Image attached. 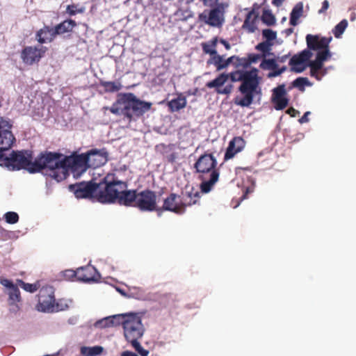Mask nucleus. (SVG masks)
Listing matches in <instances>:
<instances>
[{
  "instance_id": "obj_57",
  "label": "nucleus",
  "mask_w": 356,
  "mask_h": 356,
  "mask_svg": "<svg viewBox=\"0 0 356 356\" xmlns=\"http://www.w3.org/2000/svg\"><path fill=\"white\" fill-rule=\"evenodd\" d=\"M218 0H203L204 1V3L207 6H209L211 7H212L213 6H215L216 4H217V1Z\"/></svg>"
},
{
  "instance_id": "obj_15",
  "label": "nucleus",
  "mask_w": 356,
  "mask_h": 356,
  "mask_svg": "<svg viewBox=\"0 0 356 356\" xmlns=\"http://www.w3.org/2000/svg\"><path fill=\"white\" fill-rule=\"evenodd\" d=\"M312 56V52L306 49L293 55L289 63L291 70L296 73L302 72L308 67L309 60Z\"/></svg>"
},
{
  "instance_id": "obj_52",
  "label": "nucleus",
  "mask_w": 356,
  "mask_h": 356,
  "mask_svg": "<svg viewBox=\"0 0 356 356\" xmlns=\"http://www.w3.org/2000/svg\"><path fill=\"white\" fill-rule=\"evenodd\" d=\"M286 113L289 115H290L291 117H296L297 115H299L300 112L295 109L293 107H290L289 108Z\"/></svg>"
},
{
  "instance_id": "obj_19",
  "label": "nucleus",
  "mask_w": 356,
  "mask_h": 356,
  "mask_svg": "<svg viewBox=\"0 0 356 356\" xmlns=\"http://www.w3.org/2000/svg\"><path fill=\"white\" fill-rule=\"evenodd\" d=\"M245 146V141L242 137H234L229 143L226 149L224 160L228 161L235 156L238 153L241 152Z\"/></svg>"
},
{
  "instance_id": "obj_37",
  "label": "nucleus",
  "mask_w": 356,
  "mask_h": 356,
  "mask_svg": "<svg viewBox=\"0 0 356 356\" xmlns=\"http://www.w3.org/2000/svg\"><path fill=\"white\" fill-rule=\"evenodd\" d=\"M270 46H271V44L270 42H268V41H264V42L259 43L256 46L255 48L257 50L262 52V55H261L262 57H266V54L270 50Z\"/></svg>"
},
{
  "instance_id": "obj_49",
  "label": "nucleus",
  "mask_w": 356,
  "mask_h": 356,
  "mask_svg": "<svg viewBox=\"0 0 356 356\" xmlns=\"http://www.w3.org/2000/svg\"><path fill=\"white\" fill-rule=\"evenodd\" d=\"M262 56L259 54H248V62H250V65L252 63H257Z\"/></svg>"
},
{
  "instance_id": "obj_5",
  "label": "nucleus",
  "mask_w": 356,
  "mask_h": 356,
  "mask_svg": "<svg viewBox=\"0 0 356 356\" xmlns=\"http://www.w3.org/2000/svg\"><path fill=\"white\" fill-rule=\"evenodd\" d=\"M218 162L213 154L205 153L201 155L194 163L195 172L202 181L200 188L203 193H208L218 182L219 170L216 168Z\"/></svg>"
},
{
  "instance_id": "obj_4",
  "label": "nucleus",
  "mask_w": 356,
  "mask_h": 356,
  "mask_svg": "<svg viewBox=\"0 0 356 356\" xmlns=\"http://www.w3.org/2000/svg\"><path fill=\"white\" fill-rule=\"evenodd\" d=\"M100 327L122 325L124 336L130 343L140 339L145 332L141 317L136 313H127L105 318L96 323Z\"/></svg>"
},
{
  "instance_id": "obj_31",
  "label": "nucleus",
  "mask_w": 356,
  "mask_h": 356,
  "mask_svg": "<svg viewBox=\"0 0 356 356\" xmlns=\"http://www.w3.org/2000/svg\"><path fill=\"white\" fill-rule=\"evenodd\" d=\"M8 304L12 305H15L17 302H20L21 300V296H20V291L17 287V286H15V287H13V289H10L8 291Z\"/></svg>"
},
{
  "instance_id": "obj_11",
  "label": "nucleus",
  "mask_w": 356,
  "mask_h": 356,
  "mask_svg": "<svg viewBox=\"0 0 356 356\" xmlns=\"http://www.w3.org/2000/svg\"><path fill=\"white\" fill-rule=\"evenodd\" d=\"M38 311L43 312H54L62 309L58 305H55L54 291L51 286H43L38 294Z\"/></svg>"
},
{
  "instance_id": "obj_55",
  "label": "nucleus",
  "mask_w": 356,
  "mask_h": 356,
  "mask_svg": "<svg viewBox=\"0 0 356 356\" xmlns=\"http://www.w3.org/2000/svg\"><path fill=\"white\" fill-rule=\"evenodd\" d=\"M55 305H58L59 307H62V309H58L55 312L65 310L68 307V305L66 303H63V301L60 300L57 302L55 301Z\"/></svg>"
},
{
  "instance_id": "obj_58",
  "label": "nucleus",
  "mask_w": 356,
  "mask_h": 356,
  "mask_svg": "<svg viewBox=\"0 0 356 356\" xmlns=\"http://www.w3.org/2000/svg\"><path fill=\"white\" fill-rule=\"evenodd\" d=\"M220 43H221V44H222L224 45V47H225V49H226L227 50L230 49V48H231V45H230V44H229L227 41H226V40H224V39H221V40H220Z\"/></svg>"
},
{
  "instance_id": "obj_27",
  "label": "nucleus",
  "mask_w": 356,
  "mask_h": 356,
  "mask_svg": "<svg viewBox=\"0 0 356 356\" xmlns=\"http://www.w3.org/2000/svg\"><path fill=\"white\" fill-rule=\"evenodd\" d=\"M99 84L106 92H118L122 88V86L119 81H106L101 80Z\"/></svg>"
},
{
  "instance_id": "obj_3",
  "label": "nucleus",
  "mask_w": 356,
  "mask_h": 356,
  "mask_svg": "<svg viewBox=\"0 0 356 356\" xmlns=\"http://www.w3.org/2000/svg\"><path fill=\"white\" fill-rule=\"evenodd\" d=\"M152 104L138 99L132 92L120 93L111 107L104 106V110H109L116 115H122L131 122L135 118H140L152 108Z\"/></svg>"
},
{
  "instance_id": "obj_14",
  "label": "nucleus",
  "mask_w": 356,
  "mask_h": 356,
  "mask_svg": "<svg viewBox=\"0 0 356 356\" xmlns=\"http://www.w3.org/2000/svg\"><path fill=\"white\" fill-rule=\"evenodd\" d=\"M136 207L142 211L157 210L156 193L149 189L139 192L138 193Z\"/></svg>"
},
{
  "instance_id": "obj_46",
  "label": "nucleus",
  "mask_w": 356,
  "mask_h": 356,
  "mask_svg": "<svg viewBox=\"0 0 356 356\" xmlns=\"http://www.w3.org/2000/svg\"><path fill=\"white\" fill-rule=\"evenodd\" d=\"M236 68L243 67L247 68L250 66L248 58H240L238 56L237 61H236Z\"/></svg>"
},
{
  "instance_id": "obj_36",
  "label": "nucleus",
  "mask_w": 356,
  "mask_h": 356,
  "mask_svg": "<svg viewBox=\"0 0 356 356\" xmlns=\"http://www.w3.org/2000/svg\"><path fill=\"white\" fill-rule=\"evenodd\" d=\"M85 11L83 7H79L77 4L68 5L66 8V13L70 16L75 15L77 13H83Z\"/></svg>"
},
{
  "instance_id": "obj_28",
  "label": "nucleus",
  "mask_w": 356,
  "mask_h": 356,
  "mask_svg": "<svg viewBox=\"0 0 356 356\" xmlns=\"http://www.w3.org/2000/svg\"><path fill=\"white\" fill-rule=\"evenodd\" d=\"M303 13V4L299 2L295 5L290 15V24L296 26L298 24V19L302 15Z\"/></svg>"
},
{
  "instance_id": "obj_48",
  "label": "nucleus",
  "mask_w": 356,
  "mask_h": 356,
  "mask_svg": "<svg viewBox=\"0 0 356 356\" xmlns=\"http://www.w3.org/2000/svg\"><path fill=\"white\" fill-rule=\"evenodd\" d=\"M286 69L287 67L286 66H283L280 69L277 67V70H271L272 72H269V74H268V77L272 78L280 76L282 73L285 72Z\"/></svg>"
},
{
  "instance_id": "obj_21",
  "label": "nucleus",
  "mask_w": 356,
  "mask_h": 356,
  "mask_svg": "<svg viewBox=\"0 0 356 356\" xmlns=\"http://www.w3.org/2000/svg\"><path fill=\"white\" fill-rule=\"evenodd\" d=\"M193 0H179L178 8L175 15L179 20L186 21L193 17V12L190 8V3Z\"/></svg>"
},
{
  "instance_id": "obj_44",
  "label": "nucleus",
  "mask_w": 356,
  "mask_h": 356,
  "mask_svg": "<svg viewBox=\"0 0 356 356\" xmlns=\"http://www.w3.org/2000/svg\"><path fill=\"white\" fill-rule=\"evenodd\" d=\"M263 37L266 39V41L268 42L270 41L274 40L277 37V33L275 31H273L271 29H264L262 31Z\"/></svg>"
},
{
  "instance_id": "obj_13",
  "label": "nucleus",
  "mask_w": 356,
  "mask_h": 356,
  "mask_svg": "<svg viewBox=\"0 0 356 356\" xmlns=\"http://www.w3.org/2000/svg\"><path fill=\"white\" fill-rule=\"evenodd\" d=\"M47 50L48 48L42 45L27 46L22 50L20 57L24 64L33 65L40 62Z\"/></svg>"
},
{
  "instance_id": "obj_60",
  "label": "nucleus",
  "mask_w": 356,
  "mask_h": 356,
  "mask_svg": "<svg viewBox=\"0 0 356 356\" xmlns=\"http://www.w3.org/2000/svg\"><path fill=\"white\" fill-rule=\"evenodd\" d=\"M284 0H273L272 3L277 7L280 6Z\"/></svg>"
},
{
  "instance_id": "obj_23",
  "label": "nucleus",
  "mask_w": 356,
  "mask_h": 356,
  "mask_svg": "<svg viewBox=\"0 0 356 356\" xmlns=\"http://www.w3.org/2000/svg\"><path fill=\"white\" fill-rule=\"evenodd\" d=\"M11 126H8L7 129L3 127L0 124V145H3L5 147H1L5 149L13 145L15 138L10 130Z\"/></svg>"
},
{
  "instance_id": "obj_62",
  "label": "nucleus",
  "mask_w": 356,
  "mask_h": 356,
  "mask_svg": "<svg viewBox=\"0 0 356 356\" xmlns=\"http://www.w3.org/2000/svg\"><path fill=\"white\" fill-rule=\"evenodd\" d=\"M355 13H353V14L351 15L350 19L353 21V20H354V19H355Z\"/></svg>"
},
{
  "instance_id": "obj_35",
  "label": "nucleus",
  "mask_w": 356,
  "mask_h": 356,
  "mask_svg": "<svg viewBox=\"0 0 356 356\" xmlns=\"http://www.w3.org/2000/svg\"><path fill=\"white\" fill-rule=\"evenodd\" d=\"M278 65L275 59H264L260 64V67L263 70H277Z\"/></svg>"
},
{
  "instance_id": "obj_41",
  "label": "nucleus",
  "mask_w": 356,
  "mask_h": 356,
  "mask_svg": "<svg viewBox=\"0 0 356 356\" xmlns=\"http://www.w3.org/2000/svg\"><path fill=\"white\" fill-rule=\"evenodd\" d=\"M286 95V90L284 88V85H280L276 87L273 90V97L272 100L276 99L278 98H282L284 97V95Z\"/></svg>"
},
{
  "instance_id": "obj_17",
  "label": "nucleus",
  "mask_w": 356,
  "mask_h": 356,
  "mask_svg": "<svg viewBox=\"0 0 356 356\" xmlns=\"http://www.w3.org/2000/svg\"><path fill=\"white\" fill-rule=\"evenodd\" d=\"M332 37H320L317 35L308 34L306 36V42L307 49L309 51H320L327 47H329V44L332 40Z\"/></svg>"
},
{
  "instance_id": "obj_30",
  "label": "nucleus",
  "mask_w": 356,
  "mask_h": 356,
  "mask_svg": "<svg viewBox=\"0 0 356 356\" xmlns=\"http://www.w3.org/2000/svg\"><path fill=\"white\" fill-rule=\"evenodd\" d=\"M103 347L95 346L92 347L83 346L81 348V353L83 356H97L102 353Z\"/></svg>"
},
{
  "instance_id": "obj_1",
  "label": "nucleus",
  "mask_w": 356,
  "mask_h": 356,
  "mask_svg": "<svg viewBox=\"0 0 356 356\" xmlns=\"http://www.w3.org/2000/svg\"><path fill=\"white\" fill-rule=\"evenodd\" d=\"M230 79L232 82L241 81L238 90L243 95V97H235L234 102L235 104L248 107L252 102L254 96L261 95V89L259 87L258 79V70L253 68L250 71L236 70L230 73H221L213 80L206 83L208 88H214L217 94L229 95L233 90V85L227 84L222 87L227 80Z\"/></svg>"
},
{
  "instance_id": "obj_2",
  "label": "nucleus",
  "mask_w": 356,
  "mask_h": 356,
  "mask_svg": "<svg viewBox=\"0 0 356 356\" xmlns=\"http://www.w3.org/2000/svg\"><path fill=\"white\" fill-rule=\"evenodd\" d=\"M126 182L115 179L113 175L104 177V190L97 194V201L102 204L118 202L121 205L136 207V190H127Z\"/></svg>"
},
{
  "instance_id": "obj_63",
  "label": "nucleus",
  "mask_w": 356,
  "mask_h": 356,
  "mask_svg": "<svg viewBox=\"0 0 356 356\" xmlns=\"http://www.w3.org/2000/svg\"><path fill=\"white\" fill-rule=\"evenodd\" d=\"M238 169H243V170H249V171L250 170V168H249V167H247L245 168H238Z\"/></svg>"
},
{
  "instance_id": "obj_20",
  "label": "nucleus",
  "mask_w": 356,
  "mask_h": 356,
  "mask_svg": "<svg viewBox=\"0 0 356 356\" xmlns=\"http://www.w3.org/2000/svg\"><path fill=\"white\" fill-rule=\"evenodd\" d=\"M56 38L54 33V27L44 25L42 28L36 31L35 38L42 45L47 42H52Z\"/></svg>"
},
{
  "instance_id": "obj_6",
  "label": "nucleus",
  "mask_w": 356,
  "mask_h": 356,
  "mask_svg": "<svg viewBox=\"0 0 356 356\" xmlns=\"http://www.w3.org/2000/svg\"><path fill=\"white\" fill-rule=\"evenodd\" d=\"M33 167L31 173L39 172L43 169L49 171V175L60 181L66 179V170L65 168V157L58 152H45L41 153L33 161Z\"/></svg>"
},
{
  "instance_id": "obj_50",
  "label": "nucleus",
  "mask_w": 356,
  "mask_h": 356,
  "mask_svg": "<svg viewBox=\"0 0 356 356\" xmlns=\"http://www.w3.org/2000/svg\"><path fill=\"white\" fill-rule=\"evenodd\" d=\"M237 56H232L227 58L225 60V65L227 66V67L230 65L232 64L235 67H236V61H237Z\"/></svg>"
},
{
  "instance_id": "obj_7",
  "label": "nucleus",
  "mask_w": 356,
  "mask_h": 356,
  "mask_svg": "<svg viewBox=\"0 0 356 356\" xmlns=\"http://www.w3.org/2000/svg\"><path fill=\"white\" fill-rule=\"evenodd\" d=\"M200 193L193 187L186 186L180 195L172 193L163 200L162 209L177 214H183L187 207L199 202Z\"/></svg>"
},
{
  "instance_id": "obj_10",
  "label": "nucleus",
  "mask_w": 356,
  "mask_h": 356,
  "mask_svg": "<svg viewBox=\"0 0 356 356\" xmlns=\"http://www.w3.org/2000/svg\"><path fill=\"white\" fill-rule=\"evenodd\" d=\"M227 5L220 3L213 6L210 10H204L198 16L199 21L213 27H221L225 22Z\"/></svg>"
},
{
  "instance_id": "obj_54",
  "label": "nucleus",
  "mask_w": 356,
  "mask_h": 356,
  "mask_svg": "<svg viewBox=\"0 0 356 356\" xmlns=\"http://www.w3.org/2000/svg\"><path fill=\"white\" fill-rule=\"evenodd\" d=\"M310 115L309 111H307L305 114L299 119V122L300 124L306 123L309 122L308 115Z\"/></svg>"
},
{
  "instance_id": "obj_42",
  "label": "nucleus",
  "mask_w": 356,
  "mask_h": 356,
  "mask_svg": "<svg viewBox=\"0 0 356 356\" xmlns=\"http://www.w3.org/2000/svg\"><path fill=\"white\" fill-rule=\"evenodd\" d=\"M19 285L26 291L34 293L38 289V286L35 284L25 283L24 281L19 280Z\"/></svg>"
},
{
  "instance_id": "obj_25",
  "label": "nucleus",
  "mask_w": 356,
  "mask_h": 356,
  "mask_svg": "<svg viewBox=\"0 0 356 356\" xmlns=\"http://www.w3.org/2000/svg\"><path fill=\"white\" fill-rule=\"evenodd\" d=\"M187 104L186 99L184 96L179 95L177 98L169 101L167 104L169 111L171 113L179 111L186 107Z\"/></svg>"
},
{
  "instance_id": "obj_18",
  "label": "nucleus",
  "mask_w": 356,
  "mask_h": 356,
  "mask_svg": "<svg viewBox=\"0 0 356 356\" xmlns=\"http://www.w3.org/2000/svg\"><path fill=\"white\" fill-rule=\"evenodd\" d=\"M77 280L84 282H97L100 275L97 269L90 265L77 268Z\"/></svg>"
},
{
  "instance_id": "obj_12",
  "label": "nucleus",
  "mask_w": 356,
  "mask_h": 356,
  "mask_svg": "<svg viewBox=\"0 0 356 356\" xmlns=\"http://www.w3.org/2000/svg\"><path fill=\"white\" fill-rule=\"evenodd\" d=\"M65 168L66 177L68 176L69 170L76 175H80L86 172L89 168L86 154L65 156Z\"/></svg>"
},
{
  "instance_id": "obj_29",
  "label": "nucleus",
  "mask_w": 356,
  "mask_h": 356,
  "mask_svg": "<svg viewBox=\"0 0 356 356\" xmlns=\"http://www.w3.org/2000/svg\"><path fill=\"white\" fill-rule=\"evenodd\" d=\"M225 60L223 56L219 55L217 53L215 56L210 57L207 60V65H213L217 71H220L227 68V66H223L225 65Z\"/></svg>"
},
{
  "instance_id": "obj_32",
  "label": "nucleus",
  "mask_w": 356,
  "mask_h": 356,
  "mask_svg": "<svg viewBox=\"0 0 356 356\" xmlns=\"http://www.w3.org/2000/svg\"><path fill=\"white\" fill-rule=\"evenodd\" d=\"M292 85L294 88H297L300 91H305V86H310L312 84L307 77H298L296 79Z\"/></svg>"
},
{
  "instance_id": "obj_9",
  "label": "nucleus",
  "mask_w": 356,
  "mask_h": 356,
  "mask_svg": "<svg viewBox=\"0 0 356 356\" xmlns=\"http://www.w3.org/2000/svg\"><path fill=\"white\" fill-rule=\"evenodd\" d=\"M104 178L99 183L93 181L79 182L69 186V190L73 192L76 198H95L97 194L104 190Z\"/></svg>"
},
{
  "instance_id": "obj_51",
  "label": "nucleus",
  "mask_w": 356,
  "mask_h": 356,
  "mask_svg": "<svg viewBox=\"0 0 356 356\" xmlns=\"http://www.w3.org/2000/svg\"><path fill=\"white\" fill-rule=\"evenodd\" d=\"M0 282L3 286L6 287L8 291L16 286L13 283L11 280L8 279L1 280Z\"/></svg>"
},
{
  "instance_id": "obj_53",
  "label": "nucleus",
  "mask_w": 356,
  "mask_h": 356,
  "mask_svg": "<svg viewBox=\"0 0 356 356\" xmlns=\"http://www.w3.org/2000/svg\"><path fill=\"white\" fill-rule=\"evenodd\" d=\"M329 8V1L327 0H324L322 3V7L318 10V13H325Z\"/></svg>"
},
{
  "instance_id": "obj_22",
  "label": "nucleus",
  "mask_w": 356,
  "mask_h": 356,
  "mask_svg": "<svg viewBox=\"0 0 356 356\" xmlns=\"http://www.w3.org/2000/svg\"><path fill=\"white\" fill-rule=\"evenodd\" d=\"M76 26V23L72 19H67L58 24L54 27L56 37L60 35L72 32Z\"/></svg>"
},
{
  "instance_id": "obj_61",
  "label": "nucleus",
  "mask_w": 356,
  "mask_h": 356,
  "mask_svg": "<svg viewBox=\"0 0 356 356\" xmlns=\"http://www.w3.org/2000/svg\"><path fill=\"white\" fill-rule=\"evenodd\" d=\"M288 57H289V55H284V56H282L281 57H278L277 60L280 63H284V62H285L286 60Z\"/></svg>"
},
{
  "instance_id": "obj_45",
  "label": "nucleus",
  "mask_w": 356,
  "mask_h": 356,
  "mask_svg": "<svg viewBox=\"0 0 356 356\" xmlns=\"http://www.w3.org/2000/svg\"><path fill=\"white\" fill-rule=\"evenodd\" d=\"M62 275L66 280H72L75 277L77 279L76 270L71 269L65 270L62 272Z\"/></svg>"
},
{
  "instance_id": "obj_43",
  "label": "nucleus",
  "mask_w": 356,
  "mask_h": 356,
  "mask_svg": "<svg viewBox=\"0 0 356 356\" xmlns=\"http://www.w3.org/2000/svg\"><path fill=\"white\" fill-rule=\"evenodd\" d=\"M131 346L134 348L136 351L140 354L141 356H148L149 351L147 350L144 349L138 340L135 341L130 342Z\"/></svg>"
},
{
  "instance_id": "obj_59",
  "label": "nucleus",
  "mask_w": 356,
  "mask_h": 356,
  "mask_svg": "<svg viewBox=\"0 0 356 356\" xmlns=\"http://www.w3.org/2000/svg\"><path fill=\"white\" fill-rule=\"evenodd\" d=\"M121 356H138V355L135 353L127 350V351H124L121 354Z\"/></svg>"
},
{
  "instance_id": "obj_39",
  "label": "nucleus",
  "mask_w": 356,
  "mask_h": 356,
  "mask_svg": "<svg viewBox=\"0 0 356 356\" xmlns=\"http://www.w3.org/2000/svg\"><path fill=\"white\" fill-rule=\"evenodd\" d=\"M272 102L275 104L274 105L275 108L277 111L282 110V109L285 108L287 106L288 103H289V100L286 97L273 99V100H272Z\"/></svg>"
},
{
  "instance_id": "obj_40",
  "label": "nucleus",
  "mask_w": 356,
  "mask_h": 356,
  "mask_svg": "<svg viewBox=\"0 0 356 356\" xmlns=\"http://www.w3.org/2000/svg\"><path fill=\"white\" fill-rule=\"evenodd\" d=\"M3 217L8 224H15L19 221V216L16 212L8 211L4 214Z\"/></svg>"
},
{
  "instance_id": "obj_34",
  "label": "nucleus",
  "mask_w": 356,
  "mask_h": 356,
  "mask_svg": "<svg viewBox=\"0 0 356 356\" xmlns=\"http://www.w3.org/2000/svg\"><path fill=\"white\" fill-rule=\"evenodd\" d=\"M263 22L268 26H272L275 24V17L268 10H264L261 16Z\"/></svg>"
},
{
  "instance_id": "obj_38",
  "label": "nucleus",
  "mask_w": 356,
  "mask_h": 356,
  "mask_svg": "<svg viewBox=\"0 0 356 356\" xmlns=\"http://www.w3.org/2000/svg\"><path fill=\"white\" fill-rule=\"evenodd\" d=\"M330 57L331 53L330 51L329 47H327L326 49L318 51L316 58L319 61L324 63V61L327 60Z\"/></svg>"
},
{
  "instance_id": "obj_47",
  "label": "nucleus",
  "mask_w": 356,
  "mask_h": 356,
  "mask_svg": "<svg viewBox=\"0 0 356 356\" xmlns=\"http://www.w3.org/2000/svg\"><path fill=\"white\" fill-rule=\"evenodd\" d=\"M323 63L321 61H319L316 58L314 60H309V65H308V67H313L314 70H318V71H320L323 68Z\"/></svg>"
},
{
  "instance_id": "obj_26",
  "label": "nucleus",
  "mask_w": 356,
  "mask_h": 356,
  "mask_svg": "<svg viewBox=\"0 0 356 356\" xmlns=\"http://www.w3.org/2000/svg\"><path fill=\"white\" fill-rule=\"evenodd\" d=\"M218 43V38L215 37L207 42L202 43V49L204 54H209L210 57L215 56L218 52L216 46Z\"/></svg>"
},
{
  "instance_id": "obj_24",
  "label": "nucleus",
  "mask_w": 356,
  "mask_h": 356,
  "mask_svg": "<svg viewBox=\"0 0 356 356\" xmlns=\"http://www.w3.org/2000/svg\"><path fill=\"white\" fill-rule=\"evenodd\" d=\"M258 18V15L254 10L250 11L245 19L242 26L243 29L248 31V33H254L257 29L256 22Z\"/></svg>"
},
{
  "instance_id": "obj_8",
  "label": "nucleus",
  "mask_w": 356,
  "mask_h": 356,
  "mask_svg": "<svg viewBox=\"0 0 356 356\" xmlns=\"http://www.w3.org/2000/svg\"><path fill=\"white\" fill-rule=\"evenodd\" d=\"M5 147L3 145H0V147ZM12 147L5 149L0 148V161L3 162V165L11 170H19L21 169L26 170L31 173V170L33 167V154L29 150L13 151L8 156L5 154V152L10 149Z\"/></svg>"
},
{
  "instance_id": "obj_33",
  "label": "nucleus",
  "mask_w": 356,
  "mask_h": 356,
  "mask_svg": "<svg viewBox=\"0 0 356 356\" xmlns=\"http://www.w3.org/2000/svg\"><path fill=\"white\" fill-rule=\"evenodd\" d=\"M347 26L348 21L345 19L341 20L339 24H337L334 26V29L332 30V33L334 37L337 38H339L345 31Z\"/></svg>"
},
{
  "instance_id": "obj_56",
  "label": "nucleus",
  "mask_w": 356,
  "mask_h": 356,
  "mask_svg": "<svg viewBox=\"0 0 356 356\" xmlns=\"http://www.w3.org/2000/svg\"><path fill=\"white\" fill-rule=\"evenodd\" d=\"M318 70H314L313 67H310V75L315 77L317 80H320L321 77L318 75Z\"/></svg>"
},
{
  "instance_id": "obj_64",
  "label": "nucleus",
  "mask_w": 356,
  "mask_h": 356,
  "mask_svg": "<svg viewBox=\"0 0 356 356\" xmlns=\"http://www.w3.org/2000/svg\"><path fill=\"white\" fill-rule=\"evenodd\" d=\"M292 31H293V29H287V33H292Z\"/></svg>"
},
{
  "instance_id": "obj_16",
  "label": "nucleus",
  "mask_w": 356,
  "mask_h": 356,
  "mask_svg": "<svg viewBox=\"0 0 356 356\" xmlns=\"http://www.w3.org/2000/svg\"><path fill=\"white\" fill-rule=\"evenodd\" d=\"M85 154L89 168H97L104 165L108 161V154L106 148L92 149Z\"/></svg>"
}]
</instances>
